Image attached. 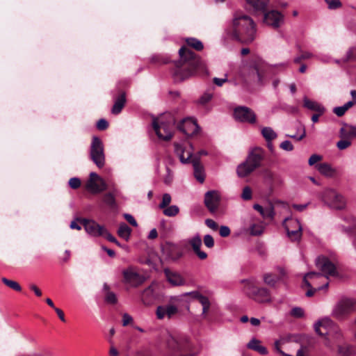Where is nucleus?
<instances>
[{
    "mask_svg": "<svg viewBox=\"0 0 356 356\" xmlns=\"http://www.w3.org/2000/svg\"><path fill=\"white\" fill-rule=\"evenodd\" d=\"M68 184L70 188L76 189L81 186V180L77 177H72L69 180Z\"/></svg>",
    "mask_w": 356,
    "mask_h": 356,
    "instance_id": "6e6d98bb",
    "label": "nucleus"
},
{
    "mask_svg": "<svg viewBox=\"0 0 356 356\" xmlns=\"http://www.w3.org/2000/svg\"><path fill=\"white\" fill-rule=\"evenodd\" d=\"M231 35L242 43L252 42L256 35V25L253 19L248 15L236 13L233 18Z\"/></svg>",
    "mask_w": 356,
    "mask_h": 356,
    "instance_id": "f257e3e1",
    "label": "nucleus"
},
{
    "mask_svg": "<svg viewBox=\"0 0 356 356\" xmlns=\"http://www.w3.org/2000/svg\"><path fill=\"white\" fill-rule=\"evenodd\" d=\"M248 348L257 351L261 355H266L268 350L266 347L261 345V341L257 339L253 338L250 341L247 345Z\"/></svg>",
    "mask_w": 356,
    "mask_h": 356,
    "instance_id": "f704fd0d",
    "label": "nucleus"
},
{
    "mask_svg": "<svg viewBox=\"0 0 356 356\" xmlns=\"http://www.w3.org/2000/svg\"><path fill=\"white\" fill-rule=\"evenodd\" d=\"M356 311V300L343 298L334 307L332 316L337 320H343Z\"/></svg>",
    "mask_w": 356,
    "mask_h": 356,
    "instance_id": "0eeeda50",
    "label": "nucleus"
},
{
    "mask_svg": "<svg viewBox=\"0 0 356 356\" xmlns=\"http://www.w3.org/2000/svg\"><path fill=\"white\" fill-rule=\"evenodd\" d=\"M81 222L86 232L92 236H100L104 234L105 227L92 220L82 219Z\"/></svg>",
    "mask_w": 356,
    "mask_h": 356,
    "instance_id": "f3484780",
    "label": "nucleus"
},
{
    "mask_svg": "<svg viewBox=\"0 0 356 356\" xmlns=\"http://www.w3.org/2000/svg\"><path fill=\"white\" fill-rule=\"evenodd\" d=\"M213 97V94L209 92H204L198 99V103L202 105H205L210 102Z\"/></svg>",
    "mask_w": 356,
    "mask_h": 356,
    "instance_id": "a18cd8bd",
    "label": "nucleus"
},
{
    "mask_svg": "<svg viewBox=\"0 0 356 356\" xmlns=\"http://www.w3.org/2000/svg\"><path fill=\"white\" fill-rule=\"evenodd\" d=\"M303 102L304 106L309 110L316 111L317 113H320V114H323L325 111V108L322 105L316 102L309 99L306 97H304Z\"/></svg>",
    "mask_w": 356,
    "mask_h": 356,
    "instance_id": "2f4dec72",
    "label": "nucleus"
},
{
    "mask_svg": "<svg viewBox=\"0 0 356 356\" xmlns=\"http://www.w3.org/2000/svg\"><path fill=\"white\" fill-rule=\"evenodd\" d=\"M219 232L222 237H226L230 234V229L227 226H221Z\"/></svg>",
    "mask_w": 356,
    "mask_h": 356,
    "instance_id": "338daca9",
    "label": "nucleus"
},
{
    "mask_svg": "<svg viewBox=\"0 0 356 356\" xmlns=\"http://www.w3.org/2000/svg\"><path fill=\"white\" fill-rule=\"evenodd\" d=\"M261 135L266 141H273L277 137V133L270 127H265L261 129Z\"/></svg>",
    "mask_w": 356,
    "mask_h": 356,
    "instance_id": "c9c22d12",
    "label": "nucleus"
},
{
    "mask_svg": "<svg viewBox=\"0 0 356 356\" xmlns=\"http://www.w3.org/2000/svg\"><path fill=\"white\" fill-rule=\"evenodd\" d=\"M277 270L280 273V275H275L270 273H266L264 275V281L266 284L270 286H274L279 280L285 276L286 273L283 268L279 267Z\"/></svg>",
    "mask_w": 356,
    "mask_h": 356,
    "instance_id": "bb28decb",
    "label": "nucleus"
},
{
    "mask_svg": "<svg viewBox=\"0 0 356 356\" xmlns=\"http://www.w3.org/2000/svg\"><path fill=\"white\" fill-rule=\"evenodd\" d=\"M265 156V152L261 147L253 148L245 159L255 170L259 168Z\"/></svg>",
    "mask_w": 356,
    "mask_h": 356,
    "instance_id": "dca6fc26",
    "label": "nucleus"
},
{
    "mask_svg": "<svg viewBox=\"0 0 356 356\" xmlns=\"http://www.w3.org/2000/svg\"><path fill=\"white\" fill-rule=\"evenodd\" d=\"M280 147L285 151H292L293 149V145L289 140H284L280 145Z\"/></svg>",
    "mask_w": 356,
    "mask_h": 356,
    "instance_id": "4d7b16f0",
    "label": "nucleus"
},
{
    "mask_svg": "<svg viewBox=\"0 0 356 356\" xmlns=\"http://www.w3.org/2000/svg\"><path fill=\"white\" fill-rule=\"evenodd\" d=\"M204 245L209 248H211L214 246V240L211 235L207 234L204 236Z\"/></svg>",
    "mask_w": 356,
    "mask_h": 356,
    "instance_id": "864d4df0",
    "label": "nucleus"
},
{
    "mask_svg": "<svg viewBox=\"0 0 356 356\" xmlns=\"http://www.w3.org/2000/svg\"><path fill=\"white\" fill-rule=\"evenodd\" d=\"M1 281L7 286L10 287V289H12L16 291H20L22 290V287L19 285V284L14 280H8L6 277H3L1 279Z\"/></svg>",
    "mask_w": 356,
    "mask_h": 356,
    "instance_id": "a19ab883",
    "label": "nucleus"
},
{
    "mask_svg": "<svg viewBox=\"0 0 356 356\" xmlns=\"http://www.w3.org/2000/svg\"><path fill=\"white\" fill-rule=\"evenodd\" d=\"M275 216V211L273 205L270 203L267 207L264 208L263 218L273 219Z\"/></svg>",
    "mask_w": 356,
    "mask_h": 356,
    "instance_id": "79ce46f5",
    "label": "nucleus"
},
{
    "mask_svg": "<svg viewBox=\"0 0 356 356\" xmlns=\"http://www.w3.org/2000/svg\"><path fill=\"white\" fill-rule=\"evenodd\" d=\"M325 345L332 348L334 343H339L343 339V334L338 326L335 325L327 334Z\"/></svg>",
    "mask_w": 356,
    "mask_h": 356,
    "instance_id": "412c9836",
    "label": "nucleus"
},
{
    "mask_svg": "<svg viewBox=\"0 0 356 356\" xmlns=\"http://www.w3.org/2000/svg\"><path fill=\"white\" fill-rule=\"evenodd\" d=\"M206 225L213 231H216L218 228L217 223L212 219H206L205 220Z\"/></svg>",
    "mask_w": 356,
    "mask_h": 356,
    "instance_id": "680f3d73",
    "label": "nucleus"
},
{
    "mask_svg": "<svg viewBox=\"0 0 356 356\" xmlns=\"http://www.w3.org/2000/svg\"><path fill=\"white\" fill-rule=\"evenodd\" d=\"M158 294L156 293L154 286L150 285L142 293L141 300L145 305H152L158 299Z\"/></svg>",
    "mask_w": 356,
    "mask_h": 356,
    "instance_id": "5701e85b",
    "label": "nucleus"
},
{
    "mask_svg": "<svg viewBox=\"0 0 356 356\" xmlns=\"http://www.w3.org/2000/svg\"><path fill=\"white\" fill-rule=\"evenodd\" d=\"M322 200L330 207L335 209H342L346 205L343 197L332 189L325 190L322 194Z\"/></svg>",
    "mask_w": 356,
    "mask_h": 356,
    "instance_id": "9d476101",
    "label": "nucleus"
},
{
    "mask_svg": "<svg viewBox=\"0 0 356 356\" xmlns=\"http://www.w3.org/2000/svg\"><path fill=\"white\" fill-rule=\"evenodd\" d=\"M264 227L260 225L253 224L250 227V233L253 236H258L263 233Z\"/></svg>",
    "mask_w": 356,
    "mask_h": 356,
    "instance_id": "c03bdc74",
    "label": "nucleus"
},
{
    "mask_svg": "<svg viewBox=\"0 0 356 356\" xmlns=\"http://www.w3.org/2000/svg\"><path fill=\"white\" fill-rule=\"evenodd\" d=\"M90 157L93 163L102 168L105 165V154L102 140L97 136H93L90 149Z\"/></svg>",
    "mask_w": 356,
    "mask_h": 356,
    "instance_id": "6e6552de",
    "label": "nucleus"
},
{
    "mask_svg": "<svg viewBox=\"0 0 356 356\" xmlns=\"http://www.w3.org/2000/svg\"><path fill=\"white\" fill-rule=\"evenodd\" d=\"M335 325L329 317H325L314 324V330L319 335H327Z\"/></svg>",
    "mask_w": 356,
    "mask_h": 356,
    "instance_id": "aec40b11",
    "label": "nucleus"
},
{
    "mask_svg": "<svg viewBox=\"0 0 356 356\" xmlns=\"http://www.w3.org/2000/svg\"><path fill=\"white\" fill-rule=\"evenodd\" d=\"M351 143L348 140H341L337 143V146L339 149H345L350 145Z\"/></svg>",
    "mask_w": 356,
    "mask_h": 356,
    "instance_id": "bf43d9fd",
    "label": "nucleus"
},
{
    "mask_svg": "<svg viewBox=\"0 0 356 356\" xmlns=\"http://www.w3.org/2000/svg\"><path fill=\"white\" fill-rule=\"evenodd\" d=\"M104 289L106 291V294H105L106 302L108 304H111V305H114V304L117 303L118 298H117L116 295L113 292L109 291V287L106 284H104Z\"/></svg>",
    "mask_w": 356,
    "mask_h": 356,
    "instance_id": "4c0bfd02",
    "label": "nucleus"
},
{
    "mask_svg": "<svg viewBox=\"0 0 356 356\" xmlns=\"http://www.w3.org/2000/svg\"><path fill=\"white\" fill-rule=\"evenodd\" d=\"M239 79L245 86L251 85L263 86L265 83V75L259 64H243L239 71Z\"/></svg>",
    "mask_w": 356,
    "mask_h": 356,
    "instance_id": "20e7f679",
    "label": "nucleus"
},
{
    "mask_svg": "<svg viewBox=\"0 0 356 356\" xmlns=\"http://www.w3.org/2000/svg\"><path fill=\"white\" fill-rule=\"evenodd\" d=\"M234 118L236 120L254 124L256 122V114L248 107L238 106L234 109Z\"/></svg>",
    "mask_w": 356,
    "mask_h": 356,
    "instance_id": "f8f14e48",
    "label": "nucleus"
},
{
    "mask_svg": "<svg viewBox=\"0 0 356 356\" xmlns=\"http://www.w3.org/2000/svg\"><path fill=\"white\" fill-rule=\"evenodd\" d=\"M179 212V209L176 205L168 206L163 209V213L168 217H174L177 216Z\"/></svg>",
    "mask_w": 356,
    "mask_h": 356,
    "instance_id": "ea45409f",
    "label": "nucleus"
},
{
    "mask_svg": "<svg viewBox=\"0 0 356 356\" xmlns=\"http://www.w3.org/2000/svg\"><path fill=\"white\" fill-rule=\"evenodd\" d=\"M172 120L165 122L162 119L154 118L152 121V126L156 134L160 139L164 140H168L172 138Z\"/></svg>",
    "mask_w": 356,
    "mask_h": 356,
    "instance_id": "9b49d317",
    "label": "nucleus"
},
{
    "mask_svg": "<svg viewBox=\"0 0 356 356\" xmlns=\"http://www.w3.org/2000/svg\"><path fill=\"white\" fill-rule=\"evenodd\" d=\"M126 102L125 93L122 92L115 101L111 113L114 115L119 114L124 106Z\"/></svg>",
    "mask_w": 356,
    "mask_h": 356,
    "instance_id": "473e14b6",
    "label": "nucleus"
},
{
    "mask_svg": "<svg viewBox=\"0 0 356 356\" xmlns=\"http://www.w3.org/2000/svg\"><path fill=\"white\" fill-rule=\"evenodd\" d=\"M131 232V229L125 223H122L120 225L118 230V234L120 237L124 239L125 241H128L130 237Z\"/></svg>",
    "mask_w": 356,
    "mask_h": 356,
    "instance_id": "e433bc0d",
    "label": "nucleus"
},
{
    "mask_svg": "<svg viewBox=\"0 0 356 356\" xmlns=\"http://www.w3.org/2000/svg\"><path fill=\"white\" fill-rule=\"evenodd\" d=\"M316 168L321 175L327 177H332L336 173V170L326 163L318 164Z\"/></svg>",
    "mask_w": 356,
    "mask_h": 356,
    "instance_id": "72a5a7b5",
    "label": "nucleus"
},
{
    "mask_svg": "<svg viewBox=\"0 0 356 356\" xmlns=\"http://www.w3.org/2000/svg\"><path fill=\"white\" fill-rule=\"evenodd\" d=\"M104 202L110 207H113L115 204V200L111 193H107L104 197Z\"/></svg>",
    "mask_w": 356,
    "mask_h": 356,
    "instance_id": "8fccbe9b",
    "label": "nucleus"
},
{
    "mask_svg": "<svg viewBox=\"0 0 356 356\" xmlns=\"http://www.w3.org/2000/svg\"><path fill=\"white\" fill-rule=\"evenodd\" d=\"M166 307H167V310H166L167 317L168 318H172L178 312V308L175 305H166Z\"/></svg>",
    "mask_w": 356,
    "mask_h": 356,
    "instance_id": "09e8293b",
    "label": "nucleus"
},
{
    "mask_svg": "<svg viewBox=\"0 0 356 356\" xmlns=\"http://www.w3.org/2000/svg\"><path fill=\"white\" fill-rule=\"evenodd\" d=\"M179 54L181 61L187 63V67L188 68L186 74L179 71L175 73V76L180 79L184 80L193 75L198 70L204 68V63L201 58L196 56L194 52L188 48L186 47H181L179 50Z\"/></svg>",
    "mask_w": 356,
    "mask_h": 356,
    "instance_id": "39448f33",
    "label": "nucleus"
},
{
    "mask_svg": "<svg viewBox=\"0 0 356 356\" xmlns=\"http://www.w3.org/2000/svg\"><path fill=\"white\" fill-rule=\"evenodd\" d=\"M164 273L168 282L172 286H183L186 283L184 277L177 272L172 271L169 269H165Z\"/></svg>",
    "mask_w": 356,
    "mask_h": 356,
    "instance_id": "393cba45",
    "label": "nucleus"
},
{
    "mask_svg": "<svg viewBox=\"0 0 356 356\" xmlns=\"http://www.w3.org/2000/svg\"><path fill=\"white\" fill-rule=\"evenodd\" d=\"M314 277H321V274L320 273L310 272L307 273L303 279L305 285L309 289L306 293V296L308 297L313 296L316 291L327 289L329 284L328 282L326 281L322 286H312V284L308 280H312Z\"/></svg>",
    "mask_w": 356,
    "mask_h": 356,
    "instance_id": "a211bd4d",
    "label": "nucleus"
},
{
    "mask_svg": "<svg viewBox=\"0 0 356 356\" xmlns=\"http://www.w3.org/2000/svg\"><path fill=\"white\" fill-rule=\"evenodd\" d=\"M167 307L166 306H159L156 310V315L158 319H163L165 317H167L166 313Z\"/></svg>",
    "mask_w": 356,
    "mask_h": 356,
    "instance_id": "de8ad7c7",
    "label": "nucleus"
},
{
    "mask_svg": "<svg viewBox=\"0 0 356 356\" xmlns=\"http://www.w3.org/2000/svg\"><path fill=\"white\" fill-rule=\"evenodd\" d=\"M244 284L243 292L250 298L257 302L264 303L271 301L269 291L266 288L258 287L254 280H243Z\"/></svg>",
    "mask_w": 356,
    "mask_h": 356,
    "instance_id": "423d86ee",
    "label": "nucleus"
},
{
    "mask_svg": "<svg viewBox=\"0 0 356 356\" xmlns=\"http://www.w3.org/2000/svg\"><path fill=\"white\" fill-rule=\"evenodd\" d=\"M109 343L111 344L110 349H109V356H118L119 352L118 349L115 348V346L113 344V342L111 339H109Z\"/></svg>",
    "mask_w": 356,
    "mask_h": 356,
    "instance_id": "0e129e2a",
    "label": "nucleus"
},
{
    "mask_svg": "<svg viewBox=\"0 0 356 356\" xmlns=\"http://www.w3.org/2000/svg\"><path fill=\"white\" fill-rule=\"evenodd\" d=\"M317 268L321 270L322 273L327 278L328 276H334L337 275L336 267L327 257H318L316 260Z\"/></svg>",
    "mask_w": 356,
    "mask_h": 356,
    "instance_id": "4468645a",
    "label": "nucleus"
},
{
    "mask_svg": "<svg viewBox=\"0 0 356 356\" xmlns=\"http://www.w3.org/2000/svg\"><path fill=\"white\" fill-rule=\"evenodd\" d=\"M124 280L126 283L133 286H137L141 284L144 279L140 275L137 269L133 266L128 267L122 271Z\"/></svg>",
    "mask_w": 356,
    "mask_h": 356,
    "instance_id": "ddd939ff",
    "label": "nucleus"
},
{
    "mask_svg": "<svg viewBox=\"0 0 356 356\" xmlns=\"http://www.w3.org/2000/svg\"><path fill=\"white\" fill-rule=\"evenodd\" d=\"M322 159V156L318 154H312L308 161L309 165H313L318 161H321Z\"/></svg>",
    "mask_w": 356,
    "mask_h": 356,
    "instance_id": "e2e57ef3",
    "label": "nucleus"
},
{
    "mask_svg": "<svg viewBox=\"0 0 356 356\" xmlns=\"http://www.w3.org/2000/svg\"><path fill=\"white\" fill-rule=\"evenodd\" d=\"M186 42L189 47L194 48L197 51H201L204 48L202 42L195 38H187Z\"/></svg>",
    "mask_w": 356,
    "mask_h": 356,
    "instance_id": "58836bf2",
    "label": "nucleus"
},
{
    "mask_svg": "<svg viewBox=\"0 0 356 356\" xmlns=\"http://www.w3.org/2000/svg\"><path fill=\"white\" fill-rule=\"evenodd\" d=\"M254 12L264 13V22L273 29L280 28L284 22V15L279 11L272 10L266 12L270 0H245Z\"/></svg>",
    "mask_w": 356,
    "mask_h": 356,
    "instance_id": "7ed1b4c3",
    "label": "nucleus"
},
{
    "mask_svg": "<svg viewBox=\"0 0 356 356\" xmlns=\"http://www.w3.org/2000/svg\"><path fill=\"white\" fill-rule=\"evenodd\" d=\"M337 354L339 356H355L356 355V348L352 345L344 343L338 346Z\"/></svg>",
    "mask_w": 356,
    "mask_h": 356,
    "instance_id": "c756f323",
    "label": "nucleus"
},
{
    "mask_svg": "<svg viewBox=\"0 0 356 356\" xmlns=\"http://www.w3.org/2000/svg\"><path fill=\"white\" fill-rule=\"evenodd\" d=\"M133 321V318L128 314L125 313L122 316V325L127 326Z\"/></svg>",
    "mask_w": 356,
    "mask_h": 356,
    "instance_id": "69168bd1",
    "label": "nucleus"
},
{
    "mask_svg": "<svg viewBox=\"0 0 356 356\" xmlns=\"http://www.w3.org/2000/svg\"><path fill=\"white\" fill-rule=\"evenodd\" d=\"M288 237L292 241H300L302 235V228L300 221L292 218H286L282 222Z\"/></svg>",
    "mask_w": 356,
    "mask_h": 356,
    "instance_id": "1a4fd4ad",
    "label": "nucleus"
},
{
    "mask_svg": "<svg viewBox=\"0 0 356 356\" xmlns=\"http://www.w3.org/2000/svg\"><path fill=\"white\" fill-rule=\"evenodd\" d=\"M194 176L196 179L200 183H203L205 179V173L203 166L200 164L198 160L194 159L192 161Z\"/></svg>",
    "mask_w": 356,
    "mask_h": 356,
    "instance_id": "c85d7f7f",
    "label": "nucleus"
},
{
    "mask_svg": "<svg viewBox=\"0 0 356 356\" xmlns=\"http://www.w3.org/2000/svg\"><path fill=\"white\" fill-rule=\"evenodd\" d=\"M330 9H337L341 6V3L339 0H325Z\"/></svg>",
    "mask_w": 356,
    "mask_h": 356,
    "instance_id": "603ef678",
    "label": "nucleus"
},
{
    "mask_svg": "<svg viewBox=\"0 0 356 356\" xmlns=\"http://www.w3.org/2000/svg\"><path fill=\"white\" fill-rule=\"evenodd\" d=\"M241 197L244 200H249L252 198V190H251L250 187L245 186L243 188V192L241 194Z\"/></svg>",
    "mask_w": 356,
    "mask_h": 356,
    "instance_id": "3c124183",
    "label": "nucleus"
},
{
    "mask_svg": "<svg viewBox=\"0 0 356 356\" xmlns=\"http://www.w3.org/2000/svg\"><path fill=\"white\" fill-rule=\"evenodd\" d=\"M175 152L183 163H188L193 154L191 147H184L179 144L175 145Z\"/></svg>",
    "mask_w": 356,
    "mask_h": 356,
    "instance_id": "b1692460",
    "label": "nucleus"
},
{
    "mask_svg": "<svg viewBox=\"0 0 356 356\" xmlns=\"http://www.w3.org/2000/svg\"><path fill=\"white\" fill-rule=\"evenodd\" d=\"M220 200V195L217 191H207L204 195V204L211 213L216 211Z\"/></svg>",
    "mask_w": 356,
    "mask_h": 356,
    "instance_id": "2eb2a0df",
    "label": "nucleus"
},
{
    "mask_svg": "<svg viewBox=\"0 0 356 356\" xmlns=\"http://www.w3.org/2000/svg\"><path fill=\"white\" fill-rule=\"evenodd\" d=\"M254 170L255 169L245 160L244 162L238 165L236 172L239 177H245L252 173Z\"/></svg>",
    "mask_w": 356,
    "mask_h": 356,
    "instance_id": "7c9ffc66",
    "label": "nucleus"
},
{
    "mask_svg": "<svg viewBox=\"0 0 356 356\" xmlns=\"http://www.w3.org/2000/svg\"><path fill=\"white\" fill-rule=\"evenodd\" d=\"M300 129L301 131V134L300 136H298L297 134L293 135H286L287 137L296 139L297 140H301L302 138H304L306 136V131L304 126L300 125Z\"/></svg>",
    "mask_w": 356,
    "mask_h": 356,
    "instance_id": "5fc2aeb1",
    "label": "nucleus"
},
{
    "mask_svg": "<svg viewBox=\"0 0 356 356\" xmlns=\"http://www.w3.org/2000/svg\"><path fill=\"white\" fill-rule=\"evenodd\" d=\"M190 294H193L194 297L196 298L198 300V301L200 302V303L202 305V316L204 318H206L207 313L208 310L209 309V307L211 305L209 298L199 293L198 292H191V293H190Z\"/></svg>",
    "mask_w": 356,
    "mask_h": 356,
    "instance_id": "cd10ccee",
    "label": "nucleus"
},
{
    "mask_svg": "<svg viewBox=\"0 0 356 356\" xmlns=\"http://www.w3.org/2000/svg\"><path fill=\"white\" fill-rule=\"evenodd\" d=\"M87 189L92 193H99L107 188V186L104 179L101 181L88 180L86 184Z\"/></svg>",
    "mask_w": 356,
    "mask_h": 356,
    "instance_id": "a878e982",
    "label": "nucleus"
},
{
    "mask_svg": "<svg viewBox=\"0 0 356 356\" xmlns=\"http://www.w3.org/2000/svg\"><path fill=\"white\" fill-rule=\"evenodd\" d=\"M124 217L128 221V222L130 223L134 227L138 226L136 220L131 214L125 213L124 215Z\"/></svg>",
    "mask_w": 356,
    "mask_h": 356,
    "instance_id": "774afa93",
    "label": "nucleus"
},
{
    "mask_svg": "<svg viewBox=\"0 0 356 356\" xmlns=\"http://www.w3.org/2000/svg\"><path fill=\"white\" fill-rule=\"evenodd\" d=\"M341 132L345 131V136L348 138L356 137V127L349 126L346 129H341Z\"/></svg>",
    "mask_w": 356,
    "mask_h": 356,
    "instance_id": "49530a36",
    "label": "nucleus"
},
{
    "mask_svg": "<svg viewBox=\"0 0 356 356\" xmlns=\"http://www.w3.org/2000/svg\"><path fill=\"white\" fill-rule=\"evenodd\" d=\"M291 314L296 318H300L304 316V310L300 307H294L291 309Z\"/></svg>",
    "mask_w": 356,
    "mask_h": 356,
    "instance_id": "13d9d810",
    "label": "nucleus"
},
{
    "mask_svg": "<svg viewBox=\"0 0 356 356\" xmlns=\"http://www.w3.org/2000/svg\"><path fill=\"white\" fill-rule=\"evenodd\" d=\"M108 123L105 119H100L97 122V127L99 130H105L108 128Z\"/></svg>",
    "mask_w": 356,
    "mask_h": 356,
    "instance_id": "052dcab7",
    "label": "nucleus"
},
{
    "mask_svg": "<svg viewBox=\"0 0 356 356\" xmlns=\"http://www.w3.org/2000/svg\"><path fill=\"white\" fill-rule=\"evenodd\" d=\"M192 344L186 338L180 335L167 333L164 338V349L171 356H196L197 353H188Z\"/></svg>",
    "mask_w": 356,
    "mask_h": 356,
    "instance_id": "f03ea898",
    "label": "nucleus"
},
{
    "mask_svg": "<svg viewBox=\"0 0 356 356\" xmlns=\"http://www.w3.org/2000/svg\"><path fill=\"white\" fill-rule=\"evenodd\" d=\"M172 197L169 193H164L162 197L161 202L159 204V207L161 209L165 208L169 206L171 203Z\"/></svg>",
    "mask_w": 356,
    "mask_h": 356,
    "instance_id": "37998d69",
    "label": "nucleus"
},
{
    "mask_svg": "<svg viewBox=\"0 0 356 356\" xmlns=\"http://www.w3.org/2000/svg\"><path fill=\"white\" fill-rule=\"evenodd\" d=\"M178 128L186 136H193L198 132L200 129L197 122L191 118L184 119L179 124Z\"/></svg>",
    "mask_w": 356,
    "mask_h": 356,
    "instance_id": "6ab92c4d",
    "label": "nucleus"
},
{
    "mask_svg": "<svg viewBox=\"0 0 356 356\" xmlns=\"http://www.w3.org/2000/svg\"><path fill=\"white\" fill-rule=\"evenodd\" d=\"M188 243L191 245L193 252L197 256V257L204 260L207 258V254L201 250V246L202 244V241L201 237L199 234H196L188 240Z\"/></svg>",
    "mask_w": 356,
    "mask_h": 356,
    "instance_id": "4be33fe9",
    "label": "nucleus"
}]
</instances>
